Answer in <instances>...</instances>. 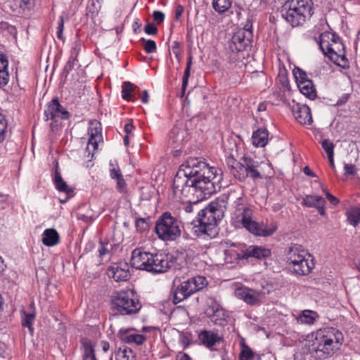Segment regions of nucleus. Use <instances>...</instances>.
<instances>
[{
    "instance_id": "obj_1",
    "label": "nucleus",
    "mask_w": 360,
    "mask_h": 360,
    "mask_svg": "<svg viewBox=\"0 0 360 360\" xmlns=\"http://www.w3.org/2000/svg\"><path fill=\"white\" fill-rule=\"evenodd\" d=\"M227 209L231 210V223L235 227L244 228L254 235L267 237L278 229L276 222L264 224L253 220V210L245 202L242 191L231 189L198 212L199 232L210 237L214 236L217 223L222 219Z\"/></svg>"
},
{
    "instance_id": "obj_2",
    "label": "nucleus",
    "mask_w": 360,
    "mask_h": 360,
    "mask_svg": "<svg viewBox=\"0 0 360 360\" xmlns=\"http://www.w3.org/2000/svg\"><path fill=\"white\" fill-rule=\"evenodd\" d=\"M221 170L198 158H190L183 163L173 181L174 194L180 199L187 200L189 204L184 210L190 213L193 210L191 202L196 204L221 187Z\"/></svg>"
},
{
    "instance_id": "obj_3",
    "label": "nucleus",
    "mask_w": 360,
    "mask_h": 360,
    "mask_svg": "<svg viewBox=\"0 0 360 360\" xmlns=\"http://www.w3.org/2000/svg\"><path fill=\"white\" fill-rule=\"evenodd\" d=\"M344 337L341 331L335 328H324L311 333V352L319 359L333 354L342 345Z\"/></svg>"
},
{
    "instance_id": "obj_4",
    "label": "nucleus",
    "mask_w": 360,
    "mask_h": 360,
    "mask_svg": "<svg viewBox=\"0 0 360 360\" xmlns=\"http://www.w3.org/2000/svg\"><path fill=\"white\" fill-rule=\"evenodd\" d=\"M282 17L292 27L302 25L314 14L312 0H288L281 8Z\"/></svg>"
},
{
    "instance_id": "obj_5",
    "label": "nucleus",
    "mask_w": 360,
    "mask_h": 360,
    "mask_svg": "<svg viewBox=\"0 0 360 360\" xmlns=\"http://www.w3.org/2000/svg\"><path fill=\"white\" fill-rule=\"evenodd\" d=\"M141 309V304L134 290L114 292L110 297V309L115 316H132Z\"/></svg>"
},
{
    "instance_id": "obj_6",
    "label": "nucleus",
    "mask_w": 360,
    "mask_h": 360,
    "mask_svg": "<svg viewBox=\"0 0 360 360\" xmlns=\"http://www.w3.org/2000/svg\"><path fill=\"white\" fill-rule=\"evenodd\" d=\"M318 43L323 53L333 63L345 69L349 68V61L345 55L338 53L340 51V47L344 50V46L337 34L328 32H323L319 37Z\"/></svg>"
},
{
    "instance_id": "obj_7",
    "label": "nucleus",
    "mask_w": 360,
    "mask_h": 360,
    "mask_svg": "<svg viewBox=\"0 0 360 360\" xmlns=\"http://www.w3.org/2000/svg\"><path fill=\"white\" fill-rule=\"evenodd\" d=\"M252 37L250 28L239 29L233 34L229 46L231 51L229 56L230 63L237 64L243 62L245 58L243 51L251 46Z\"/></svg>"
},
{
    "instance_id": "obj_8",
    "label": "nucleus",
    "mask_w": 360,
    "mask_h": 360,
    "mask_svg": "<svg viewBox=\"0 0 360 360\" xmlns=\"http://www.w3.org/2000/svg\"><path fill=\"white\" fill-rule=\"evenodd\" d=\"M179 221L169 212H165L156 221L155 232L165 241L176 240L181 235Z\"/></svg>"
},
{
    "instance_id": "obj_9",
    "label": "nucleus",
    "mask_w": 360,
    "mask_h": 360,
    "mask_svg": "<svg viewBox=\"0 0 360 360\" xmlns=\"http://www.w3.org/2000/svg\"><path fill=\"white\" fill-rule=\"evenodd\" d=\"M207 285L205 277L198 276L186 281H182L173 290L172 301L174 304H178L195 292L201 290Z\"/></svg>"
},
{
    "instance_id": "obj_10",
    "label": "nucleus",
    "mask_w": 360,
    "mask_h": 360,
    "mask_svg": "<svg viewBox=\"0 0 360 360\" xmlns=\"http://www.w3.org/2000/svg\"><path fill=\"white\" fill-rule=\"evenodd\" d=\"M241 160V167L239 172H237L236 179L243 181L248 177L252 179L253 181L266 178V176L261 171L262 162L249 156H243Z\"/></svg>"
},
{
    "instance_id": "obj_11",
    "label": "nucleus",
    "mask_w": 360,
    "mask_h": 360,
    "mask_svg": "<svg viewBox=\"0 0 360 360\" xmlns=\"http://www.w3.org/2000/svg\"><path fill=\"white\" fill-rule=\"evenodd\" d=\"M148 258L147 271L153 274L164 273L170 269L173 264L172 256L169 255L150 253Z\"/></svg>"
},
{
    "instance_id": "obj_12",
    "label": "nucleus",
    "mask_w": 360,
    "mask_h": 360,
    "mask_svg": "<svg viewBox=\"0 0 360 360\" xmlns=\"http://www.w3.org/2000/svg\"><path fill=\"white\" fill-rule=\"evenodd\" d=\"M46 120H53L56 117H60L63 120H68L70 117V112L66 110L59 102L58 98H54L48 104L44 111Z\"/></svg>"
},
{
    "instance_id": "obj_13",
    "label": "nucleus",
    "mask_w": 360,
    "mask_h": 360,
    "mask_svg": "<svg viewBox=\"0 0 360 360\" xmlns=\"http://www.w3.org/2000/svg\"><path fill=\"white\" fill-rule=\"evenodd\" d=\"M235 295L247 304L252 305L259 303L263 296L262 292L248 288H237Z\"/></svg>"
},
{
    "instance_id": "obj_14",
    "label": "nucleus",
    "mask_w": 360,
    "mask_h": 360,
    "mask_svg": "<svg viewBox=\"0 0 360 360\" xmlns=\"http://www.w3.org/2000/svg\"><path fill=\"white\" fill-rule=\"evenodd\" d=\"M150 252L144 251L141 248H136L132 251L131 264L133 267L147 271L148 262Z\"/></svg>"
},
{
    "instance_id": "obj_15",
    "label": "nucleus",
    "mask_w": 360,
    "mask_h": 360,
    "mask_svg": "<svg viewBox=\"0 0 360 360\" xmlns=\"http://www.w3.org/2000/svg\"><path fill=\"white\" fill-rule=\"evenodd\" d=\"M292 112L295 119L301 124L310 125L313 122L311 110L307 105L296 103L292 106Z\"/></svg>"
},
{
    "instance_id": "obj_16",
    "label": "nucleus",
    "mask_w": 360,
    "mask_h": 360,
    "mask_svg": "<svg viewBox=\"0 0 360 360\" xmlns=\"http://www.w3.org/2000/svg\"><path fill=\"white\" fill-rule=\"evenodd\" d=\"M108 276L113 278L117 282L125 281L130 278V273L127 264L124 266L119 264H115L110 266L107 271Z\"/></svg>"
},
{
    "instance_id": "obj_17",
    "label": "nucleus",
    "mask_w": 360,
    "mask_h": 360,
    "mask_svg": "<svg viewBox=\"0 0 360 360\" xmlns=\"http://www.w3.org/2000/svg\"><path fill=\"white\" fill-rule=\"evenodd\" d=\"M247 248L242 244L236 245L232 243L231 246L225 250L226 259L230 257V262L240 259H247Z\"/></svg>"
},
{
    "instance_id": "obj_18",
    "label": "nucleus",
    "mask_w": 360,
    "mask_h": 360,
    "mask_svg": "<svg viewBox=\"0 0 360 360\" xmlns=\"http://www.w3.org/2000/svg\"><path fill=\"white\" fill-rule=\"evenodd\" d=\"M302 204L308 207L316 208L322 216L326 214V201L321 196L307 195L303 198Z\"/></svg>"
},
{
    "instance_id": "obj_19",
    "label": "nucleus",
    "mask_w": 360,
    "mask_h": 360,
    "mask_svg": "<svg viewBox=\"0 0 360 360\" xmlns=\"http://www.w3.org/2000/svg\"><path fill=\"white\" fill-rule=\"evenodd\" d=\"M89 127L88 134L89 139L88 141L89 145H92L94 148L96 149L98 146V142L101 139V124L98 120H90L89 122Z\"/></svg>"
},
{
    "instance_id": "obj_20",
    "label": "nucleus",
    "mask_w": 360,
    "mask_h": 360,
    "mask_svg": "<svg viewBox=\"0 0 360 360\" xmlns=\"http://www.w3.org/2000/svg\"><path fill=\"white\" fill-rule=\"evenodd\" d=\"M309 254L301 246L297 244L292 245L288 253V262L289 264H297L300 261L303 260Z\"/></svg>"
},
{
    "instance_id": "obj_21",
    "label": "nucleus",
    "mask_w": 360,
    "mask_h": 360,
    "mask_svg": "<svg viewBox=\"0 0 360 360\" xmlns=\"http://www.w3.org/2000/svg\"><path fill=\"white\" fill-rule=\"evenodd\" d=\"M314 259L309 255L303 260L300 261L297 264L292 265V271L299 276L308 275L314 269Z\"/></svg>"
},
{
    "instance_id": "obj_22",
    "label": "nucleus",
    "mask_w": 360,
    "mask_h": 360,
    "mask_svg": "<svg viewBox=\"0 0 360 360\" xmlns=\"http://www.w3.org/2000/svg\"><path fill=\"white\" fill-rule=\"evenodd\" d=\"M53 181L56 189L58 191L65 193L68 195H71L73 192L72 189L70 188L67 183L63 179L62 176L59 172L58 162L56 164Z\"/></svg>"
},
{
    "instance_id": "obj_23",
    "label": "nucleus",
    "mask_w": 360,
    "mask_h": 360,
    "mask_svg": "<svg viewBox=\"0 0 360 360\" xmlns=\"http://www.w3.org/2000/svg\"><path fill=\"white\" fill-rule=\"evenodd\" d=\"M8 57L0 52V88L2 89L6 86L9 82L8 73Z\"/></svg>"
},
{
    "instance_id": "obj_24",
    "label": "nucleus",
    "mask_w": 360,
    "mask_h": 360,
    "mask_svg": "<svg viewBox=\"0 0 360 360\" xmlns=\"http://www.w3.org/2000/svg\"><path fill=\"white\" fill-rule=\"evenodd\" d=\"M198 338L200 342L208 348H211L221 340L217 333L210 330L202 331Z\"/></svg>"
},
{
    "instance_id": "obj_25",
    "label": "nucleus",
    "mask_w": 360,
    "mask_h": 360,
    "mask_svg": "<svg viewBox=\"0 0 360 360\" xmlns=\"http://www.w3.org/2000/svg\"><path fill=\"white\" fill-rule=\"evenodd\" d=\"M247 259L255 257L258 259H265L271 255L270 250L262 246H250L247 248Z\"/></svg>"
},
{
    "instance_id": "obj_26",
    "label": "nucleus",
    "mask_w": 360,
    "mask_h": 360,
    "mask_svg": "<svg viewBox=\"0 0 360 360\" xmlns=\"http://www.w3.org/2000/svg\"><path fill=\"white\" fill-rule=\"evenodd\" d=\"M120 337L122 342L126 343H134L136 345H141L146 341V336L140 334L129 333L128 330L120 331Z\"/></svg>"
},
{
    "instance_id": "obj_27",
    "label": "nucleus",
    "mask_w": 360,
    "mask_h": 360,
    "mask_svg": "<svg viewBox=\"0 0 360 360\" xmlns=\"http://www.w3.org/2000/svg\"><path fill=\"white\" fill-rule=\"evenodd\" d=\"M269 132L266 129H258L252 136V143L256 147H264L268 143Z\"/></svg>"
},
{
    "instance_id": "obj_28",
    "label": "nucleus",
    "mask_w": 360,
    "mask_h": 360,
    "mask_svg": "<svg viewBox=\"0 0 360 360\" xmlns=\"http://www.w3.org/2000/svg\"><path fill=\"white\" fill-rule=\"evenodd\" d=\"M42 243L46 246H53L59 243V235L53 229H47L44 231Z\"/></svg>"
},
{
    "instance_id": "obj_29",
    "label": "nucleus",
    "mask_w": 360,
    "mask_h": 360,
    "mask_svg": "<svg viewBox=\"0 0 360 360\" xmlns=\"http://www.w3.org/2000/svg\"><path fill=\"white\" fill-rule=\"evenodd\" d=\"M298 87L300 92L308 98L313 100L316 97V91L311 80L301 83Z\"/></svg>"
},
{
    "instance_id": "obj_30",
    "label": "nucleus",
    "mask_w": 360,
    "mask_h": 360,
    "mask_svg": "<svg viewBox=\"0 0 360 360\" xmlns=\"http://www.w3.org/2000/svg\"><path fill=\"white\" fill-rule=\"evenodd\" d=\"M319 317L316 312L311 310H304L297 318V322L300 323L313 324Z\"/></svg>"
},
{
    "instance_id": "obj_31",
    "label": "nucleus",
    "mask_w": 360,
    "mask_h": 360,
    "mask_svg": "<svg viewBox=\"0 0 360 360\" xmlns=\"http://www.w3.org/2000/svg\"><path fill=\"white\" fill-rule=\"evenodd\" d=\"M240 352L239 354V360H253L255 352L252 349L245 344V340L240 342Z\"/></svg>"
},
{
    "instance_id": "obj_32",
    "label": "nucleus",
    "mask_w": 360,
    "mask_h": 360,
    "mask_svg": "<svg viewBox=\"0 0 360 360\" xmlns=\"http://www.w3.org/2000/svg\"><path fill=\"white\" fill-rule=\"evenodd\" d=\"M115 357L116 360H135L136 356L131 349L124 347L115 352Z\"/></svg>"
},
{
    "instance_id": "obj_33",
    "label": "nucleus",
    "mask_w": 360,
    "mask_h": 360,
    "mask_svg": "<svg viewBox=\"0 0 360 360\" xmlns=\"http://www.w3.org/2000/svg\"><path fill=\"white\" fill-rule=\"evenodd\" d=\"M211 320L215 325L224 326L227 322V316L223 309H217L211 315Z\"/></svg>"
},
{
    "instance_id": "obj_34",
    "label": "nucleus",
    "mask_w": 360,
    "mask_h": 360,
    "mask_svg": "<svg viewBox=\"0 0 360 360\" xmlns=\"http://www.w3.org/2000/svg\"><path fill=\"white\" fill-rule=\"evenodd\" d=\"M346 215L347 220L351 225L356 226L360 223V207H352L347 212Z\"/></svg>"
},
{
    "instance_id": "obj_35",
    "label": "nucleus",
    "mask_w": 360,
    "mask_h": 360,
    "mask_svg": "<svg viewBox=\"0 0 360 360\" xmlns=\"http://www.w3.org/2000/svg\"><path fill=\"white\" fill-rule=\"evenodd\" d=\"M184 134L185 131L183 129L174 127L170 131L169 136L172 143L179 146L184 141Z\"/></svg>"
},
{
    "instance_id": "obj_36",
    "label": "nucleus",
    "mask_w": 360,
    "mask_h": 360,
    "mask_svg": "<svg viewBox=\"0 0 360 360\" xmlns=\"http://www.w3.org/2000/svg\"><path fill=\"white\" fill-rule=\"evenodd\" d=\"M226 164L231 174L236 178L237 172H239L241 167L242 160L237 161L232 155H229L226 158Z\"/></svg>"
},
{
    "instance_id": "obj_37",
    "label": "nucleus",
    "mask_w": 360,
    "mask_h": 360,
    "mask_svg": "<svg viewBox=\"0 0 360 360\" xmlns=\"http://www.w3.org/2000/svg\"><path fill=\"white\" fill-rule=\"evenodd\" d=\"M192 65V58L190 56L188 59L186 68L184 71V74L182 78V86H181V92L180 94L181 98H183L185 95V91L186 89L188 82V78L190 77V71Z\"/></svg>"
},
{
    "instance_id": "obj_38",
    "label": "nucleus",
    "mask_w": 360,
    "mask_h": 360,
    "mask_svg": "<svg viewBox=\"0 0 360 360\" xmlns=\"http://www.w3.org/2000/svg\"><path fill=\"white\" fill-rule=\"evenodd\" d=\"M231 5V0H212V6L219 13L226 11Z\"/></svg>"
},
{
    "instance_id": "obj_39",
    "label": "nucleus",
    "mask_w": 360,
    "mask_h": 360,
    "mask_svg": "<svg viewBox=\"0 0 360 360\" xmlns=\"http://www.w3.org/2000/svg\"><path fill=\"white\" fill-rule=\"evenodd\" d=\"M84 354L83 360H97L94 349L90 341L84 340L83 342Z\"/></svg>"
},
{
    "instance_id": "obj_40",
    "label": "nucleus",
    "mask_w": 360,
    "mask_h": 360,
    "mask_svg": "<svg viewBox=\"0 0 360 360\" xmlns=\"http://www.w3.org/2000/svg\"><path fill=\"white\" fill-rule=\"evenodd\" d=\"M122 97L127 101L131 100V93L135 90L137 86H134L129 82H124L122 84Z\"/></svg>"
},
{
    "instance_id": "obj_41",
    "label": "nucleus",
    "mask_w": 360,
    "mask_h": 360,
    "mask_svg": "<svg viewBox=\"0 0 360 360\" xmlns=\"http://www.w3.org/2000/svg\"><path fill=\"white\" fill-rule=\"evenodd\" d=\"M293 75H294L296 82L297 83V86L302 82L304 83V82H307V81L311 80V79H308L307 73L304 70H302L300 68L294 69Z\"/></svg>"
},
{
    "instance_id": "obj_42",
    "label": "nucleus",
    "mask_w": 360,
    "mask_h": 360,
    "mask_svg": "<svg viewBox=\"0 0 360 360\" xmlns=\"http://www.w3.org/2000/svg\"><path fill=\"white\" fill-rule=\"evenodd\" d=\"M150 218H138L136 220V228L140 232H144L149 228Z\"/></svg>"
},
{
    "instance_id": "obj_43",
    "label": "nucleus",
    "mask_w": 360,
    "mask_h": 360,
    "mask_svg": "<svg viewBox=\"0 0 360 360\" xmlns=\"http://www.w3.org/2000/svg\"><path fill=\"white\" fill-rule=\"evenodd\" d=\"M143 43V49L148 53H155L157 51V46L155 41L152 39H141Z\"/></svg>"
},
{
    "instance_id": "obj_44",
    "label": "nucleus",
    "mask_w": 360,
    "mask_h": 360,
    "mask_svg": "<svg viewBox=\"0 0 360 360\" xmlns=\"http://www.w3.org/2000/svg\"><path fill=\"white\" fill-rule=\"evenodd\" d=\"M321 146L326 153L328 157L334 155V144L329 139H323L321 141Z\"/></svg>"
},
{
    "instance_id": "obj_45",
    "label": "nucleus",
    "mask_w": 360,
    "mask_h": 360,
    "mask_svg": "<svg viewBox=\"0 0 360 360\" xmlns=\"http://www.w3.org/2000/svg\"><path fill=\"white\" fill-rule=\"evenodd\" d=\"M34 319V314L25 313V316L22 319V325L25 327H27L30 330H32V322Z\"/></svg>"
},
{
    "instance_id": "obj_46",
    "label": "nucleus",
    "mask_w": 360,
    "mask_h": 360,
    "mask_svg": "<svg viewBox=\"0 0 360 360\" xmlns=\"http://www.w3.org/2000/svg\"><path fill=\"white\" fill-rule=\"evenodd\" d=\"M6 128V121L4 117L0 114V143H1L5 139Z\"/></svg>"
},
{
    "instance_id": "obj_47",
    "label": "nucleus",
    "mask_w": 360,
    "mask_h": 360,
    "mask_svg": "<svg viewBox=\"0 0 360 360\" xmlns=\"http://www.w3.org/2000/svg\"><path fill=\"white\" fill-rule=\"evenodd\" d=\"M63 27H64V19L63 16H60L58 25L57 27V37L59 39L64 41V37L63 35Z\"/></svg>"
},
{
    "instance_id": "obj_48",
    "label": "nucleus",
    "mask_w": 360,
    "mask_h": 360,
    "mask_svg": "<svg viewBox=\"0 0 360 360\" xmlns=\"http://www.w3.org/2000/svg\"><path fill=\"white\" fill-rule=\"evenodd\" d=\"M144 31L148 34L155 35L158 33V28L153 23H148L144 27Z\"/></svg>"
},
{
    "instance_id": "obj_49",
    "label": "nucleus",
    "mask_w": 360,
    "mask_h": 360,
    "mask_svg": "<svg viewBox=\"0 0 360 360\" xmlns=\"http://www.w3.org/2000/svg\"><path fill=\"white\" fill-rule=\"evenodd\" d=\"M117 180V188L120 192H124L126 190V183L124 179H123L122 175L119 178L116 179Z\"/></svg>"
},
{
    "instance_id": "obj_50",
    "label": "nucleus",
    "mask_w": 360,
    "mask_h": 360,
    "mask_svg": "<svg viewBox=\"0 0 360 360\" xmlns=\"http://www.w3.org/2000/svg\"><path fill=\"white\" fill-rule=\"evenodd\" d=\"M153 17L154 20L158 23L160 24L162 22L165 20V14L159 11H155L153 13Z\"/></svg>"
},
{
    "instance_id": "obj_51",
    "label": "nucleus",
    "mask_w": 360,
    "mask_h": 360,
    "mask_svg": "<svg viewBox=\"0 0 360 360\" xmlns=\"http://www.w3.org/2000/svg\"><path fill=\"white\" fill-rule=\"evenodd\" d=\"M34 5V0H20V7L22 9L30 10Z\"/></svg>"
},
{
    "instance_id": "obj_52",
    "label": "nucleus",
    "mask_w": 360,
    "mask_h": 360,
    "mask_svg": "<svg viewBox=\"0 0 360 360\" xmlns=\"http://www.w3.org/2000/svg\"><path fill=\"white\" fill-rule=\"evenodd\" d=\"M98 252L99 257L101 258L103 257L105 255L110 253L109 250L106 248V246L102 241L99 243Z\"/></svg>"
},
{
    "instance_id": "obj_53",
    "label": "nucleus",
    "mask_w": 360,
    "mask_h": 360,
    "mask_svg": "<svg viewBox=\"0 0 360 360\" xmlns=\"http://www.w3.org/2000/svg\"><path fill=\"white\" fill-rule=\"evenodd\" d=\"M344 169L345 174L353 175L355 174V166L352 164H345Z\"/></svg>"
},
{
    "instance_id": "obj_54",
    "label": "nucleus",
    "mask_w": 360,
    "mask_h": 360,
    "mask_svg": "<svg viewBox=\"0 0 360 360\" xmlns=\"http://www.w3.org/2000/svg\"><path fill=\"white\" fill-rule=\"evenodd\" d=\"M326 198L333 205H337L340 202L339 200L329 192H326Z\"/></svg>"
},
{
    "instance_id": "obj_55",
    "label": "nucleus",
    "mask_w": 360,
    "mask_h": 360,
    "mask_svg": "<svg viewBox=\"0 0 360 360\" xmlns=\"http://www.w3.org/2000/svg\"><path fill=\"white\" fill-rule=\"evenodd\" d=\"M349 98V94H344L337 101L338 105H342L345 104Z\"/></svg>"
},
{
    "instance_id": "obj_56",
    "label": "nucleus",
    "mask_w": 360,
    "mask_h": 360,
    "mask_svg": "<svg viewBox=\"0 0 360 360\" xmlns=\"http://www.w3.org/2000/svg\"><path fill=\"white\" fill-rule=\"evenodd\" d=\"M184 9V7L181 5H178L175 9V18L176 20H179L181 16Z\"/></svg>"
},
{
    "instance_id": "obj_57",
    "label": "nucleus",
    "mask_w": 360,
    "mask_h": 360,
    "mask_svg": "<svg viewBox=\"0 0 360 360\" xmlns=\"http://www.w3.org/2000/svg\"><path fill=\"white\" fill-rule=\"evenodd\" d=\"M176 360H193L191 356L184 352H179L176 356Z\"/></svg>"
},
{
    "instance_id": "obj_58",
    "label": "nucleus",
    "mask_w": 360,
    "mask_h": 360,
    "mask_svg": "<svg viewBox=\"0 0 360 360\" xmlns=\"http://www.w3.org/2000/svg\"><path fill=\"white\" fill-rule=\"evenodd\" d=\"M122 176L120 170L119 169H116L113 168L110 170V176L112 179H116Z\"/></svg>"
},
{
    "instance_id": "obj_59",
    "label": "nucleus",
    "mask_w": 360,
    "mask_h": 360,
    "mask_svg": "<svg viewBox=\"0 0 360 360\" xmlns=\"http://www.w3.org/2000/svg\"><path fill=\"white\" fill-rule=\"evenodd\" d=\"M141 101L143 103H147L149 100V95L147 90H144L141 96Z\"/></svg>"
},
{
    "instance_id": "obj_60",
    "label": "nucleus",
    "mask_w": 360,
    "mask_h": 360,
    "mask_svg": "<svg viewBox=\"0 0 360 360\" xmlns=\"http://www.w3.org/2000/svg\"><path fill=\"white\" fill-rule=\"evenodd\" d=\"M303 172L307 176H312V177L316 176L315 173L310 169L309 166H305L303 169Z\"/></svg>"
},
{
    "instance_id": "obj_61",
    "label": "nucleus",
    "mask_w": 360,
    "mask_h": 360,
    "mask_svg": "<svg viewBox=\"0 0 360 360\" xmlns=\"http://www.w3.org/2000/svg\"><path fill=\"white\" fill-rule=\"evenodd\" d=\"M134 129V125L132 123H127L124 126V131L126 132V135H129Z\"/></svg>"
},
{
    "instance_id": "obj_62",
    "label": "nucleus",
    "mask_w": 360,
    "mask_h": 360,
    "mask_svg": "<svg viewBox=\"0 0 360 360\" xmlns=\"http://www.w3.org/2000/svg\"><path fill=\"white\" fill-rule=\"evenodd\" d=\"M101 346L102 347V350L104 352H107L109 349H110V344L109 342H106V341H101Z\"/></svg>"
},
{
    "instance_id": "obj_63",
    "label": "nucleus",
    "mask_w": 360,
    "mask_h": 360,
    "mask_svg": "<svg viewBox=\"0 0 360 360\" xmlns=\"http://www.w3.org/2000/svg\"><path fill=\"white\" fill-rule=\"evenodd\" d=\"M333 156L334 155L328 157V158L330 167L333 168V169H335V167Z\"/></svg>"
},
{
    "instance_id": "obj_64",
    "label": "nucleus",
    "mask_w": 360,
    "mask_h": 360,
    "mask_svg": "<svg viewBox=\"0 0 360 360\" xmlns=\"http://www.w3.org/2000/svg\"><path fill=\"white\" fill-rule=\"evenodd\" d=\"M5 267L6 265L4 264L1 257H0V272H3L5 269Z\"/></svg>"
}]
</instances>
